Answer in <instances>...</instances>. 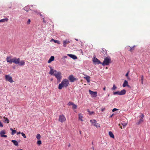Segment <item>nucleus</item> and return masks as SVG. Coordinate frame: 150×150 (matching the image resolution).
I'll return each mask as SVG.
<instances>
[{
    "label": "nucleus",
    "instance_id": "18",
    "mask_svg": "<svg viewBox=\"0 0 150 150\" xmlns=\"http://www.w3.org/2000/svg\"><path fill=\"white\" fill-rule=\"evenodd\" d=\"M3 118L4 119V120L3 121L4 123H7L8 124L9 123V120L7 118L4 116Z\"/></svg>",
    "mask_w": 150,
    "mask_h": 150
},
{
    "label": "nucleus",
    "instance_id": "36",
    "mask_svg": "<svg viewBox=\"0 0 150 150\" xmlns=\"http://www.w3.org/2000/svg\"><path fill=\"white\" fill-rule=\"evenodd\" d=\"M42 142L41 141L38 140L37 142V144L38 145H40L41 144Z\"/></svg>",
    "mask_w": 150,
    "mask_h": 150
},
{
    "label": "nucleus",
    "instance_id": "4",
    "mask_svg": "<svg viewBox=\"0 0 150 150\" xmlns=\"http://www.w3.org/2000/svg\"><path fill=\"white\" fill-rule=\"evenodd\" d=\"M50 71L49 72V74L51 75H53L55 76V74H57L59 73V71H57L56 70L53 69L52 67H50Z\"/></svg>",
    "mask_w": 150,
    "mask_h": 150
},
{
    "label": "nucleus",
    "instance_id": "25",
    "mask_svg": "<svg viewBox=\"0 0 150 150\" xmlns=\"http://www.w3.org/2000/svg\"><path fill=\"white\" fill-rule=\"evenodd\" d=\"M84 78L88 82H89L90 81V77L89 76H87L86 77H85Z\"/></svg>",
    "mask_w": 150,
    "mask_h": 150
},
{
    "label": "nucleus",
    "instance_id": "26",
    "mask_svg": "<svg viewBox=\"0 0 150 150\" xmlns=\"http://www.w3.org/2000/svg\"><path fill=\"white\" fill-rule=\"evenodd\" d=\"M10 130L12 131L11 134L13 135L16 133V131L15 130H13L12 128H10Z\"/></svg>",
    "mask_w": 150,
    "mask_h": 150
},
{
    "label": "nucleus",
    "instance_id": "15",
    "mask_svg": "<svg viewBox=\"0 0 150 150\" xmlns=\"http://www.w3.org/2000/svg\"><path fill=\"white\" fill-rule=\"evenodd\" d=\"M6 60L7 62H9L10 64H11L13 63V58L11 59V57H7L6 59Z\"/></svg>",
    "mask_w": 150,
    "mask_h": 150
},
{
    "label": "nucleus",
    "instance_id": "23",
    "mask_svg": "<svg viewBox=\"0 0 150 150\" xmlns=\"http://www.w3.org/2000/svg\"><path fill=\"white\" fill-rule=\"evenodd\" d=\"M8 20V19L7 18L3 19L0 20V23L7 22Z\"/></svg>",
    "mask_w": 150,
    "mask_h": 150
},
{
    "label": "nucleus",
    "instance_id": "8",
    "mask_svg": "<svg viewBox=\"0 0 150 150\" xmlns=\"http://www.w3.org/2000/svg\"><path fill=\"white\" fill-rule=\"evenodd\" d=\"M5 79L6 81H8L10 83L13 82L12 77L9 75H6L5 76Z\"/></svg>",
    "mask_w": 150,
    "mask_h": 150
},
{
    "label": "nucleus",
    "instance_id": "49",
    "mask_svg": "<svg viewBox=\"0 0 150 150\" xmlns=\"http://www.w3.org/2000/svg\"><path fill=\"white\" fill-rule=\"evenodd\" d=\"M54 40H54V39H52V40H51V41H53L54 42Z\"/></svg>",
    "mask_w": 150,
    "mask_h": 150
},
{
    "label": "nucleus",
    "instance_id": "13",
    "mask_svg": "<svg viewBox=\"0 0 150 150\" xmlns=\"http://www.w3.org/2000/svg\"><path fill=\"white\" fill-rule=\"evenodd\" d=\"M93 61L94 62L97 63L98 64H101L102 62L97 58H94Z\"/></svg>",
    "mask_w": 150,
    "mask_h": 150
},
{
    "label": "nucleus",
    "instance_id": "31",
    "mask_svg": "<svg viewBox=\"0 0 150 150\" xmlns=\"http://www.w3.org/2000/svg\"><path fill=\"white\" fill-rule=\"evenodd\" d=\"M143 122V120L142 119H140L139 122L137 123V124L138 125H139L141 123Z\"/></svg>",
    "mask_w": 150,
    "mask_h": 150
},
{
    "label": "nucleus",
    "instance_id": "20",
    "mask_svg": "<svg viewBox=\"0 0 150 150\" xmlns=\"http://www.w3.org/2000/svg\"><path fill=\"white\" fill-rule=\"evenodd\" d=\"M127 86H129L128 84V82L126 80H125L123 84V87H125Z\"/></svg>",
    "mask_w": 150,
    "mask_h": 150
},
{
    "label": "nucleus",
    "instance_id": "29",
    "mask_svg": "<svg viewBox=\"0 0 150 150\" xmlns=\"http://www.w3.org/2000/svg\"><path fill=\"white\" fill-rule=\"evenodd\" d=\"M117 88V87L115 86V84H113V87L112 88L111 90L112 91L115 90Z\"/></svg>",
    "mask_w": 150,
    "mask_h": 150
},
{
    "label": "nucleus",
    "instance_id": "16",
    "mask_svg": "<svg viewBox=\"0 0 150 150\" xmlns=\"http://www.w3.org/2000/svg\"><path fill=\"white\" fill-rule=\"evenodd\" d=\"M79 120H80L81 121H83V120L82 119L83 118V115L81 113H79L78 114Z\"/></svg>",
    "mask_w": 150,
    "mask_h": 150
},
{
    "label": "nucleus",
    "instance_id": "39",
    "mask_svg": "<svg viewBox=\"0 0 150 150\" xmlns=\"http://www.w3.org/2000/svg\"><path fill=\"white\" fill-rule=\"evenodd\" d=\"M118 110V109H117V108H114V109H113L112 110V112H115L117 110Z\"/></svg>",
    "mask_w": 150,
    "mask_h": 150
},
{
    "label": "nucleus",
    "instance_id": "1",
    "mask_svg": "<svg viewBox=\"0 0 150 150\" xmlns=\"http://www.w3.org/2000/svg\"><path fill=\"white\" fill-rule=\"evenodd\" d=\"M69 85V80L67 79H63L58 86V89H62L63 87L66 88Z\"/></svg>",
    "mask_w": 150,
    "mask_h": 150
},
{
    "label": "nucleus",
    "instance_id": "3",
    "mask_svg": "<svg viewBox=\"0 0 150 150\" xmlns=\"http://www.w3.org/2000/svg\"><path fill=\"white\" fill-rule=\"evenodd\" d=\"M126 91L125 90L123 89L121 91H117L115 92H114L113 93V94L114 95H115L116 94H117L119 95H125L126 93Z\"/></svg>",
    "mask_w": 150,
    "mask_h": 150
},
{
    "label": "nucleus",
    "instance_id": "48",
    "mask_svg": "<svg viewBox=\"0 0 150 150\" xmlns=\"http://www.w3.org/2000/svg\"><path fill=\"white\" fill-rule=\"evenodd\" d=\"M120 128H121V129H122V126H121H121H120Z\"/></svg>",
    "mask_w": 150,
    "mask_h": 150
},
{
    "label": "nucleus",
    "instance_id": "28",
    "mask_svg": "<svg viewBox=\"0 0 150 150\" xmlns=\"http://www.w3.org/2000/svg\"><path fill=\"white\" fill-rule=\"evenodd\" d=\"M87 111L88 112L89 114L90 115H92V114H95V112L93 111H90L89 110V109L87 110Z\"/></svg>",
    "mask_w": 150,
    "mask_h": 150
},
{
    "label": "nucleus",
    "instance_id": "40",
    "mask_svg": "<svg viewBox=\"0 0 150 150\" xmlns=\"http://www.w3.org/2000/svg\"><path fill=\"white\" fill-rule=\"evenodd\" d=\"M144 117V115L143 114H142L140 116V118L141 119H142Z\"/></svg>",
    "mask_w": 150,
    "mask_h": 150
},
{
    "label": "nucleus",
    "instance_id": "10",
    "mask_svg": "<svg viewBox=\"0 0 150 150\" xmlns=\"http://www.w3.org/2000/svg\"><path fill=\"white\" fill-rule=\"evenodd\" d=\"M89 92L91 96L93 97H96L97 96V92L96 91H93L91 90H89Z\"/></svg>",
    "mask_w": 150,
    "mask_h": 150
},
{
    "label": "nucleus",
    "instance_id": "22",
    "mask_svg": "<svg viewBox=\"0 0 150 150\" xmlns=\"http://www.w3.org/2000/svg\"><path fill=\"white\" fill-rule=\"evenodd\" d=\"M109 134L111 138H114V136L112 132H109Z\"/></svg>",
    "mask_w": 150,
    "mask_h": 150
},
{
    "label": "nucleus",
    "instance_id": "11",
    "mask_svg": "<svg viewBox=\"0 0 150 150\" xmlns=\"http://www.w3.org/2000/svg\"><path fill=\"white\" fill-rule=\"evenodd\" d=\"M19 61H20V59L19 58H17L16 57H14L13 58V63H14L16 64H19Z\"/></svg>",
    "mask_w": 150,
    "mask_h": 150
},
{
    "label": "nucleus",
    "instance_id": "12",
    "mask_svg": "<svg viewBox=\"0 0 150 150\" xmlns=\"http://www.w3.org/2000/svg\"><path fill=\"white\" fill-rule=\"evenodd\" d=\"M6 133L5 130H2L0 132V135L1 137H7L6 135L4 134Z\"/></svg>",
    "mask_w": 150,
    "mask_h": 150
},
{
    "label": "nucleus",
    "instance_id": "19",
    "mask_svg": "<svg viewBox=\"0 0 150 150\" xmlns=\"http://www.w3.org/2000/svg\"><path fill=\"white\" fill-rule=\"evenodd\" d=\"M54 56H52L48 60V63H50L52 61H54Z\"/></svg>",
    "mask_w": 150,
    "mask_h": 150
},
{
    "label": "nucleus",
    "instance_id": "53",
    "mask_svg": "<svg viewBox=\"0 0 150 150\" xmlns=\"http://www.w3.org/2000/svg\"><path fill=\"white\" fill-rule=\"evenodd\" d=\"M112 115H111L110 116V118L111 117H112Z\"/></svg>",
    "mask_w": 150,
    "mask_h": 150
},
{
    "label": "nucleus",
    "instance_id": "43",
    "mask_svg": "<svg viewBox=\"0 0 150 150\" xmlns=\"http://www.w3.org/2000/svg\"><path fill=\"white\" fill-rule=\"evenodd\" d=\"M143 79H144V76H143L142 75V76L141 77V81H143Z\"/></svg>",
    "mask_w": 150,
    "mask_h": 150
},
{
    "label": "nucleus",
    "instance_id": "37",
    "mask_svg": "<svg viewBox=\"0 0 150 150\" xmlns=\"http://www.w3.org/2000/svg\"><path fill=\"white\" fill-rule=\"evenodd\" d=\"M134 47H131L130 49L129 50V51L132 52V51H133L134 50Z\"/></svg>",
    "mask_w": 150,
    "mask_h": 150
},
{
    "label": "nucleus",
    "instance_id": "7",
    "mask_svg": "<svg viewBox=\"0 0 150 150\" xmlns=\"http://www.w3.org/2000/svg\"><path fill=\"white\" fill-rule=\"evenodd\" d=\"M66 120V118L64 115H59V117L58 119V121L59 122L62 123L65 122Z\"/></svg>",
    "mask_w": 150,
    "mask_h": 150
},
{
    "label": "nucleus",
    "instance_id": "9",
    "mask_svg": "<svg viewBox=\"0 0 150 150\" xmlns=\"http://www.w3.org/2000/svg\"><path fill=\"white\" fill-rule=\"evenodd\" d=\"M68 79L71 82H74L77 80V79L75 78L72 75H70L68 77Z\"/></svg>",
    "mask_w": 150,
    "mask_h": 150
},
{
    "label": "nucleus",
    "instance_id": "54",
    "mask_svg": "<svg viewBox=\"0 0 150 150\" xmlns=\"http://www.w3.org/2000/svg\"><path fill=\"white\" fill-rule=\"evenodd\" d=\"M93 150H94V147H92Z\"/></svg>",
    "mask_w": 150,
    "mask_h": 150
},
{
    "label": "nucleus",
    "instance_id": "2",
    "mask_svg": "<svg viewBox=\"0 0 150 150\" xmlns=\"http://www.w3.org/2000/svg\"><path fill=\"white\" fill-rule=\"evenodd\" d=\"M111 61V59L110 57H106L104 59V61L102 63V64L103 66L108 65L109 64Z\"/></svg>",
    "mask_w": 150,
    "mask_h": 150
},
{
    "label": "nucleus",
    "instance_id": "55",
    "mask_svg": "<svg viewBox=\"0 0 150 150\" xmlns=\"http://www.w3.org/2000/svg\"><path fill=\"white\" fill-rule=\"evenodd\" d=\"M76 40L77 41H78V40L76 39Z\"/></svg>",
    "mask_w": 150,
    "mask_h": 150
},
{
    "label": "nucleus",
    "instance_id": "32",
    "mask_svg": "<svg viewBox=\"0 0 150 150\" xmlns=\"http://www.w3.org/2000/svg\"><path fill=\"white\" fill-rule=\"evenodd\" d=\"M36 138L38 139H40L41 138V136L40 134H37L36 136Z\"/></svg>",
    "mask_w": 150,
    "mask_h": 150
},
{
    "label": "nucleus",
    "instance_id": "6",
    "mask_svg": "<svg viewBox=\"0 0 150 150\" xmlns=\"http://www.w3.org/2000/svg\"><path fill=\"white\" fill-rule=\"evenodd\" d=\"M90 122L93 125L97 128L100 127L98 123H97L96 120H90Z\"/></svg>",
    "mask_w": 150,
    "mask_h": 150
},
{
    "label": "nucleus",
    "instance_id": "56",
    "mask_svg": "<svg viewBox=\"0 0 150 150\" xmlns=\"http://www.w3.org/2000/svg\"><path fill=\"white\" fill-rule=\"evenodd\" d=\"M70 144H69V145L68 146H70Z\"/></svg>",
    "mask_w": 150,
    "mask_h": 150
},
{
    "label": "nucleus",
    "instance_id": "46",
    "mask_svg": "<svg viewBox=\"0 0 150 150\" xmlns=\"http://www.w3.org/2000/svg\"><path fill=\"white\" fill-rule=\"evenodd\" d=\"M105 89H106V87H105L103 88V90L104 91H105Z\"/></svg>",
    "mask_w": 150,
    "mask_h": 150
},
{
    "label": "nucleus",
    "instance_id": "50",
    "mask_svg": "<svg viewBox=\"0 0 150 150\" xmlns=\"http://www.w3.org/2000/svg\"><path fill=\"white\" fill-rule=\"evenodd\" d=\"M67 56H64V57L65 58H67Z\"/></svg>",
    "mask_w": 150,
    "mask_h": 150
},
{
    "label": "nucleus",
    "instance_id": "24",
    "mask_svg": "<svg viewBox=\"0 0 150 150\" xmlns=\"http://www.w3.org/2000/svg\"><path fill=\"white\" fill-rule=\"evenodd\" d=\"M11 142L13 143L16 146H18V143L17 141L15 140H12Z\"/></svg>",
    "mask_w": 150,
    "mask_h": 150
},
{
    "label": "nucleus",
    "instance_id": "44",
    "mask_svg": "<svg viewBox=\"0 0 150 150\" xmlns=\"http://www.w3.org/2000/svg\"><path fill=\"white\" fill-rule=\"evenodd\" d=\"M21 133V132H17V135H18V134H20Z\"/></svg>",
    "mask_w": 150,
    "mask_h": 150
},
{
    "label": "nucleus",
    "instance_id": "5",
    "mask_svg": "<svg viewBox=\"0 0 150 150\" xmlns=\"http://www.w3.org/2000/svg\"><path fill=\"white\" fill-rule=\"evenodd\" d=\"M62 74L60 71H59V73H57V74H55V76L57 78L58 82H60L61 81V79L62 78L61 76Z\"/></svg>",
    "mask_w": 150,
    "mask_h": 150
},
{
    "label": "nucleus",
    "instance_id": "51",
    "mask_svg": "<svg viewBox=\"0 0 150 150\" xmlns=\"http://www.w3.org/2000/svg\"><path fill=\"white\" fill-rule=\"evenodd\" d=\"M142 84H143V81H142Z\"/></svg>",
    "mask_w": 150,
    "mask_h": 150
},
{
    "label": "nucleus",
    "instance_id": "45",
    "mask_svg": "<svg viewBox=\"0 0 150 150\" xmlns=\"http://www.w3.org/2000/svg\"><path fill=\"white\" fill-rule=\"evenodd\" d=\"M105 108H102V109H101V111H102V112H103V111L104 110H105Z\"/></svg>",
    "mask_w": 150,
    "mask_h": 150
},
{
    "label": "nucleus",
    "instance_id": "33",
    "mask_svg": "<svg viewBox=\"0 0 150 150\" xmlns=\"http://www.w3.org/2000/svg\"><path fill=\"white\" fill-rule=\"evenodd\" d=\"M74 103L73 102H69L68 103V105L70 106V105H73Z\"/></svg>",
    "mask_w": 150,
    "mask_h": 150
},
{
    "label": "nucleus",
    "instance_id": "34",
    "mask_svg": "<svg viewBox=\"0 0 150 150\" xmlns=\"http://www.w3.org/2000/svg\"><path fill=\"white\" fill-rule=\"evenodd\" d=\"M21 134L22 136L24 138H26V136L24 133L22 132Z\"/></svg>",
    "mask_w": 150,
    "mask_h": 150
},
{
    "label": "nucleus",
    "instance_id": "14",
    "mask_svg": "<svg viewBox=\"0 0 150 150\" xmlns=\"http://www.w3.org/2000/svg\"><path fill=\"white\" fill-rule=\"evenodd\" d=\"M70 43V41L68 40H64L63 42V46L64 47H66L67 45Z\"/></svg>",
    "mask_w": 150,
    "mask_h": 150
},
{
    "label": "nucleus",
    "instance_id": "30",
    "mask_svg": "<svg viewBox=\"0 0 150 150\" xmlns=\"http://www.w3.org/2000/svg\"><path fill=\"white\" fill-rule=\"evenodd\" d=\"M72 106V108L73 109H76L77 108V106L74 103L73 104V105Z\"/></svg>",
    "mask_w": 150,
    "mask_h": 150
},
{
    "label": "nucleus",
    "instance_id": "41",
    "mask_svg": "<svg viewBox=\"0 0 150 150\" xmlns=\"http://www.w3.org/2000/svg\"><path fill=\"white\" fill-rule=\"evenodd\" d=\"M129 72V71H128L125 75L127 77V78L128 77V76Z\"/></svg>",
    "mask_w": 150,
    "mask_h": 150
},
{
    "label": "nucleus",
    "instance_id": "52",
    "mask_svg": "<svg viewBox=\"0 0 150 150\" xmlns=\"http://www.w3.org/2000/svg\"><path fill=\"white\" fill-rule=\"evenodd\" d=\"M33 6H35V5H32V7H33Z\"/></svg>",
    "mask_w": 150,
    "mask_h": 150
},
{
    "label": "nucleus",
    "instance_id": "38",
    "mask_svg": "<svg viewBox=\"0 0 150 150\" xmlns=\"http://www.w3.org/2000/svg\"><path fill=\"white\" fill-rule=\"evenodd\" d=\"M30 19H29L27 22V23L28 24H30Z\"/></svg>",
    "mask_w": 150,
    "mask_h": 150
},
{
    "label": "nucleus",
    "instance_id": "17",
    "mask_svg": "<svg viewBox=\"0 0 150 150\" xmlns=\"http://www.w3.org/2000/svg\"><path fill=\"white\" fill-rule=\"evenodd\" d=\"M68 55L74 59H76L77 58V57L76 56L73 54H68Z\"/></svg>",
    "mask_w": 150,
    "mask_h": 150
},
{
    "label": "nucleus",
    "instance_id": "42",
    "mask_svg": "<svg viewBox=\"0 0 150 150\" xmlns=\"http://www.w3.org/2000/svg\"><path fill=\"white\" fill-rule=\"evenodd\" d=\"M0 126L1 127H2L3 126V124L0 121Z\"/></svg>",
    "mask_w": 150,
    "mask_h": 150
},
{
    "label": "nucleus",
    "instance_id": "21",
    "mask_svg": "<svg viewBox=\"0 0 150 150\" xmlns=\"http://www.w3.org/2000/svg\"><path fill=\"white\" fill-rule=\"evenodd\" d=\"M18 64L21 66H23L25 64V62L23 60H21V61H19V63Z\"/></svg>",
    "mask_w": 150,
    "mask_h": 150
},
{
    "label": "nucleus",
    "instance_id": "57",
    "mask_svg": "<svg viewBox=\"0 0 150 150\" xmlns=\"http://www.w3.org/2000/svg\"><path fill=\"white\" fill-rule=\"evenodd\" d=\"M80 134H81V131H80Z\"/></svg>",
    "mask_w": 150,
    "mask_h": 150
},
{
    "label": "nucleus",
    "instance_id": "47",
    "mask_svg": "<svg viewBox=\"0 0 150 150\" xmlns=\"http://www.w3.org/2000/svg\"><path fill=\"white\" fill-rule=\"evenodd\" d=\"M43 22H44L45 23H46V21L45 20L44 18H43Z\"/></svg>",
    "mask_w": 150,
    "mask_h": 150
},
{
    "label": "nucleus",
    "instance_id": "35",
    "mask_svg": "<svg viewBox=\"0 0 150 150\" xmlns=\"http://www.w3.org/2000/svg\"><path fill=\"white\" fill-rule=\"evenodd\" d=\"M54 42L55 43H57L59 44H60V42L58 40H54Z\"/></svg>",
    "mask_w": 150,
    "mask_h": 150
},
{
    "label": "nucleus",
    "instance_id": "27",
    "mask_svg": "<svg viewBox=\"0 0 150 150\" xmlns=\"http://www.w3.org/2000/svg\"><path fill=\"white\" fill-rule=\"evenodd\" d=\"M121 124L123 126V127H125L127 125V122H121Z\"/></svg>",
    "mask_w": 150,
    "mask_h": 150
}]
</instances>
